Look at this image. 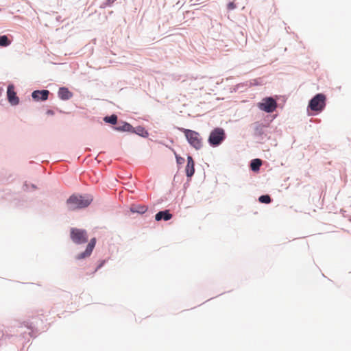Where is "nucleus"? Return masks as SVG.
Masks as SVG:
<instances>
[{
    "label": "nucleus",
    "mask_w": 351,
    "mask_h": 351,
    "mask_svg": "<svg viewBox=\"0 0 351 351\" xmlns=\"http://www.w3.org/2000/svg\"><path fill=\"white\" fill-rule=\"evenodd\" d=\"M92 200L90 197L73 195L67 199L66 205L69 210H75L87 207Z\"/></svg>",
    "instance_id": "obj_1"
},
{
    "label": "nucleus",
    "mask_w": 351,
    "mask_h": 351,
    "mask_svg": "<svg viewBox=\"0 0 351 351\" xmlns=\"http://www.w3.org/2000/svg\"><path fill=\"white\" fill-rule=\"evenodd\" d=\"M181 131L184 134L189 143L195 149H199L202 147V139L200 134L194 130L182 128Z\"/></svg>",
    "instance_id": "obj_2"
},
{
    "label": "nucleus",
    "mask_w": 351,
    "mask_h": 351,
    "mask_svg": "<svg viewBox=\"0 0 351 351\" xmlns=\"http://www.w3.org/2000/svg\"><path fill=\"white\" fill-rule=\"evenodd\" d=\"M225 138V130L221 128H215L210 132L208 141L212 147H217L223 142Z\"/></svg>",
    "instance_id": "obj_3"
},
{
    "label": "nucleus",
    "mask_w": 351,
    "mask_h": 351,
    "mask_svg": "<svg viewBox=\"0 0 351 351\" xmlns=\"http://www.w3.org/2000/svg\"><path fill=\"white\" fill-rule=\"evenodd\" d=\"M326 106V96L324 94H317L311 99L308 107L313 111L321 112Z\"/></svg>",
    "instance_id": "obj_4"
},
{
    "label": "nucleus",
    "mask_w": 351,
    "mask_h": 351,
    "mask_svg": "<svg viewBox=\"0 0 351 351\" xmlns=\"http://www.w3.org/2000/svg\"><path fill=\"white\" fill-rule=\"evenodd\" d=\"M71 238L77 244L84 243L88 241L86 232L77 228H72L71 230Z\"/></svg>",
    "instance_id": "obj_5"
},
{
    "label": "nucleus",
    "mask_w": 351,
    "mask_h": 351,
    "mask_svg": "<svg viewBox=\"0 0 351 351\" xmlns=\"http://www.w3.org/2000/svg\"><path fill=\"white\" fill-rule=\"evenodd\" d=\"M258 106L261 110H264L266 112H272L276 110L277 103L273 98L267 97L263 99V101L259 103Z\"/></svg>",
    "instance_id": "obj_6"
},
{
    "label": "nucleus",
    "mask_w": 351,
    "mask_h": 351,
    "mask_svg": "<svg viewBox=\"0 0 351 351\" xmlns=\"http://www.w3.org/2000/svg\"><path fill=\"white\" fill-rule=\"evenodd\" d=\"M7 97L8 101L13 106L17 105L19 103V99L16 96V93L14 91V87L13 85H9L7 90Z\"/></svg>",
    "instance_id": "obj_7"
},
{
    "label": "nucleus",
    "mask_w": 351,
    "mask_h": 351,
    "mask_svg": "<svg viewBox=\"0 0 351 351\" xmlns=\"http://www.w3.org/2000/svg\"><path fill=\"white\" fill-rule=\"evenodd\" d=\"M95 243H96L95 239V238L92 239L90 240V241L89 242V243L88 244V245L86 246V250L84 252L78 254L76 258L77 259H82L87 256H89L91 254V253L93 250V248L95 247Z\"/></svg>",
    "instance_id": "obj_8"
},
{
    "label": "nucleus",
    "mask_w": 351,
    "mask_h": 351,
    "mask_svg": "<svg viewBox=\"0 0 351 351\" xmlns=\"http://www.w3.org/2000/svg\"><path fill=\"white\" fill-rule=\"evenodd\" d=\"M49 95V91L47 90H34L32 94V98L35 100H42L45 101L47 99L48 96Z\"/></svg>",
    "instance_id": "obj_9"
},
{
    "label": "nucleus",
    "mask_w": 351,
    "mask_h": 351,
    "mask_svg": "<svg viewBox=\"0 0 351 351\" xmlns=\"http://www.w3.org/2000/svg\"><path fill=\"white\" fill-rule=\"evenodd\" d=\"M194 161L191 156L187 157V164L186 166V173L188 177H191L195 173Z\"/></svg>",
    "instance_id": "obj_10"
},
{
    "label": "nucleus",
    "mask_w": 351,
    "mask_h": 351,
    "mask_svg": "<svg viewBox=\"0 0 351 351\" xmlns=\"http://www.w3.org/2000/svg\"><path fill=\"white\" fill-rule=\"evenodd\" d=\"M172 218V215L169 213V210L160 211L158 212L156 216L155 219L156 221H160L161 219H164L165 221H168Z\"/></svg>",
    "instance_id": "obj_11"
},
{
    "label": "nucleus",
    "mask_w": 351,
    "mask_h": 351,
    "mask_svg": "<svg viewBox=\"0 0 351 351\" xmlns=\"http://www.w3.org/2000/svg\"><path fill=\"white\" fill-rule=\"evenodd\" d=\"M58 96L62 99H69L72 97V93L67 88L62 87L58 90Z\"/></svg>",
    "instance_id": "obj_12"
},
{
    "label": "nucleus",
    "mask_w": 351,
    "mask_h": 351,
    "mask_svg": "<svg viewBox=\"0 0 351 351\" xmlns=\"http://www.w3.org/2000/svg\"><path fill=\"white\" fill-rule=\"evenodd\" d=\"M115 130L117 131L133 132L134 128L130 123L123 122L121 125L115 127Z\"/></svg>",
    "instance_id": "obj_13"
},
{
    "label": "nucleus",
    "mask_w": 351,
    "mask_h": 351,
    "mask_svg": "<svg viewBox=\"0 0 351 351\" xmlns=\"http://www.w3.org/2000/svg\"><path fill=\"white\" fill-rule=\"evenodd\" d=\"M261 165H262V161L261 159H254L251 162L250 167L252 171H256L259 169Z\"/></svg>",
    "instance_id": "obj_14"
},
{
    "label": "nucleus",
    "mask_w": 351,
    "mask_h": 351,
    "mask_svg": "<svg viewBox=\"0 0 351 351\" xmlns=\"http://www.w3.org/2000/svg\"><path fill=\"white\" fill-rule=\"evenodd\" d=\"M11 41L8 39L7 36H0V46L1 47H7L10 45Z\"/></svg>",
    "instance_id": "obj_15"
},
{
    "label": "nucleus",
    "mask_w": 351,
    "mask_h": 351,
    "mask_svg": "<svg viewBox=\"0 0 351 351\" xmlns=\"http://www.w3.org/2000/svg\"><path fill=\"white\" fill-rule=\"evenodd\" d=\"M104 121L106 122V123H110L111 124H116L117 123V115L115 114H112L110 117H106L104 118Z\"/></svg>",
    "instance_id": "obj_16"
},
{
    "label": "nucleus",
    "mask_w": 351,
    "mask_h": 351,
    "mask_svg": "<svg viewBox=\"0 0 351 351\" xmlns=\"http://www.w3.org/2000/svg\"><path fill=\"white\" fill-rule=\"evenodd\" d=\"M132 132H135L142 136H145L148 135L147 132L143 127H138L136 128V130L134 129Z\"/></svg>",
    "instance_id": "obj_17"
},
{
    "label": "nucleus",
    "mask_w": 351,
    "mask_h": 351,
    "mask_svg": "<svg viewBox=\"0 0 351 351\" xmlns=\"http://www.w3.org/2000/svg\"><path fill=\"white\" fill-rule=\"evenodd\" d=\"M258 200L261 203L269 204L271 202V197L267 195H261Z\"/></svg>",
    "instance_id": "obj_18"
},
{
    "label": "nucleus",
    "mask_w": 351,
    "mask_h": 351,
    "mask_svg": "<svg viewBox=\"0 0 351 351\" xmlns=\"http://www.w3.org/2000/svg\"><path fill=\"white\" fill-rule=\"evenodd\" d=\"M147 210V207L145 206H141L136 210H132L133 212H137L139 213H144Z\"/></svg>",
    "instance_id": "obj_19"
},
{
    "label": "nucleus",
    "mask_w": 351,
    "mask_h": 351,
    "mask_svg": "<svg viewBox=\"0 0 351 351\" xmlns=\"http://www.w3.org/2000/svg\"><path fill=\"white\" fill-rule=\"evenodd\" d=\"M236 8L235 4L233 2H230L228 4V10H233Z\"/></svg>",
    "instance_id": "obj_20"
},
{
    "label": "nucleus",
    "mask_w": 351,
    "mask_h": 351,
    "mask_svg": "<svg viewBox=\"0 0 351 351\" xmlns=\"http://www.w3.org/2000/svg\"><path fill=\"white\" fill-rule=\"evenodd\" d=\"M116 0H107L106 5H111Z\"/></svg>",
    "instance_id": "obj_21"
},
{
    "label": "nucleus",
    "mask_w": 351,
    "mask_h": 351,
    "mask_svg": "<svg viewBox=\"0 0 351 351\" xmlns=\"http://www.w3.org/2000/svg\"><path fill=\"white\" fill-rule=\"evenodd\" d=\"M47 114L48 115H53V114H54V112H53V110H48L47 111Z\"/></svg>",
    "instance_id": "obj_22"
}]
</instances>
